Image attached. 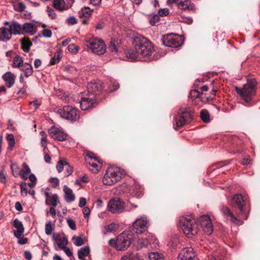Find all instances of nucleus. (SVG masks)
<instances>
[{"label":"nucleus","instance_id":"f257e3e1","mask_svg":"<svg viewBox=\"0 0 260 260\" xmlns=\"http://www.w3.org/2000/svg\"><path fill=\"white\" fill-rule=\"evenodd\" d=\"M245 199L241 194H235L231 199L233 211L226 206L220 207V210L224 218L232 223L240 225L242 223V219H246L247 216L244 209Z\"/></svg>","mask_w":260,"mask_h":260},{"label":"nucleus","instance_id":"f03ea898","mask_svg":"<svg viewBox=\"0 0 260 260\" xmlns=\"http://www.w3.org/2000/svg\"><path fill=\"white\" fill-rule=\"evenodd\" d=\"M179 225L184 234L189 238H191L198 233V225L191 216H181L179 219Z\"/></svg>","mask_w":260,"mask_h":260},{"label":"nucleus","instance_id":"7ed1b4c3","mask_svg":"<svg viewBox=\"0 0 260 260\" xmlns=\"http://www.w3.org/2000/svg\"><path fill=\"white\" fill-rule=\"evenodd\" d=\"M126 174L125 171L118 167H109L105 174L103 182L107 185H112L119 181Z\"/></svg>","mask_w":260,"mask_h":260},{"label":"nucleus","instance_id":"20e7f679","mask_svg":"<svg viewBox=\"0 0 260 260\" xmlns=\"http://www.w3.org/2000/svg\"><path fill=\"white\" fill-rule=\"evenodd\" d=\"M134 44L138 53L143 58L151 55L154 51L151 43L146 38L140 36L134 40Z\"/></svg>","mask_w":260,"mask_h":260},{"label":"nucleus","instance_id":"39448f33","mask_svg":"<svg viewBox=\"0 0 260 260\" xmlns=\"http://www.w3.org/2000/svg\"><path fill=\"white\" fill-rule=\"evenodd\" d=\"M256 85V82L255 79H248L247 83L243 86L242 89L236 87L235 89L245 101L248 103L251 101L252 96L255 94Z\"/></svg>","mask_w":260,"mask_h":260},{"label":"nucleus","instance_id":"423d86ee","mask_svg":"<svg viewBox=\"0 0 260 260\" xmlns=\"http://www.w3.org/2000/svg\"><path fill=\"white\" fill-rule=\"evenodd\" d=\"M134 234L131 231H124L117 237L116 249L124 250L131 244L133 240Z\"/></svg>","mask_w":260,"mask_h":260},{"label":"nucleus","instance_id":"0eeeda50","mask_svg":"<svg viewBox=\"0 0 260 260\" xmlns=\"http://www.w3.org/2000/svg\"><path fill=\"white\" fill-rule=\"evenodd\" d=\"M57 113L62 118L72 121H76L80 117L79 111L77 109L70 106H66L62 109H58Z\"/></svg>","mask_w":260,"mask_h":260},{"label":"nucleus","instance_id":"6e6552de","mask_svg":"<svg viewBox=\"0 0 260 260\" xmlns=\"http://www.w3.org/2000/svg\"><path fill=\"white\" fill-rule=\"evenodd\" d=\"M86 46L98 55H102L106 52V45L104 42L98 39L92 38L86 41Z\"/></svg>","mask_w":260,"mask_h":260},{"label":"nucleus","instance_id":"1a4fd4ad","mask_svg":"<svg viewBox=\"0 0 260 260\" xmlns=\"http://www.w3.org/2000/svg\"><path fill=\"white\" fill-rule=\"evenodd\" d=\"M162 42L163 45L166 46L176 48L180 47L183 43L180 37L173 34L165 36L162 39Z\"/></svg>","mask_w":260,"mask_h":260},{"label":"nucleus","instance_id":"9d476101","mask_svg":"<svg viewBox=\"0 0 260 260\" xmlns=\"http://www.w3.org/2000/svg\"><path fill=\"white\" fill-rule=\"evenodd\" d=\"M191 119V115L187 110L180 109L176 115L173 125L175 129L182 127Z\"/></svg>","mask_w":260,"mask_h":260},{"label":"nucleus","instance_id":"9b49d317","mask_svg":"<svg viewBox=\"0 0 260 260\" xmlns=\"http://www.w3.org/2000/svg\"><path fill=\"white\" fill-rule=\"evenodd\" d=\"M96 99L95 94L92 93H82L79 104L82 110H87L93 107L96 103Z\"/></svg>","mask_w":260,"mask_h":260},{"label":"nucleus","instance_id":"f8f14e48","mask_svg":"<svg viewBox=\"0 0 260 260\" xmlns=\"http://www.w3.org/2000/svg\"><path fill=\"white\" fill-rule=\"evenodd\" d=\"M149 221L147 217L142 216L137 218L133 224V230L137 234H141L147 230Z\"/></svg>","mask_w":260,"mask_h":260},{"label":"nucleus","instance_id":"ddd939ff","mask_svg":"<svg viewBox=\"0 0 260 260\" xmlns=\"http://www.w3.org/2000/svg\"><path fill=\"white\" fill-rule=\"evenodd\" d=\"M124 203L119 198L111 199L108 204V210L113 213H120L123 211Z\"/></svg>","mask_w":260,"mask_h":260},{"label":"nucleus","instance_id":"4468645a","mask_svg":"<svg viewBox=\"0 0 260 260\" xmlns=\"http://www.w3.org/2000/svg\"><path fill=\"white\" fill-rule=\"evenodd\" d=\"M199 222L204 233L210 235L213 232V225L208 215H203L199 219Z\"/></svg>","mask_w":260,"mask_h":260},{"label":"nucleus","instance_id":"2eb2a0df","mask_svg":"<svg viewBox=\"0 0 260 260\" xmlns=\"http://www.w3.org/2000/svg\"><path fill=\"white\" fill-rule=\"evenodd\" d=\"M178 260H197L193 249L191 247L183 248L178 254Z\"/></svg>","mask_w":260,"mask_h":260},{"label":"nucleus","instance_id":"dca6fc26","mask_svg":"<svg viewBox=\"0 0 260 260\" xmlns=\"http://www.w3.org/2000/svg\"><path fill=\"white\" fill-rule=\"evenodd\" d=\"M197 81L194 84L195 89L191 90L190 92V98L193 100H196L195 103L197 102V101H202V93L204 91H207L208 90V87L207 85L200 86L199 85H197Z\"/></svg>","mask_w":260,"mask_h":260},{"label":"nucleus","instance_id":"f3484780","mask_svg":"<svg viewBox=\"0 0 260 260\" xmlns=\"http://www.w3.org/2000/svg\"><path fill=\"white\" fill-rule=\"evenodd\" d=\"M48 133L51 137L59 141L66 140L67 137L62 129L55 126H52L49 129Z\"/></svg>","mask_w":260,"mask_h":260},{"label":"nucleus","instance_id":"a211bd4d","mask_svg":"<svg viewBox=\"0 0 260 260\" xmlns=\"http://www.w3.org/2000/svg\"><path fill=\"white\" fill-rule=\"evenodd\" d=\"M44 195L46 198L45 203L47 205H51L54 207L57 206L59 200L56 194H52L49 188H46Z\"/></svg>","mask_w":260,"mask_h":260},{"label":"nucleus","instance_id":"6ab92c4d","mask_svg":"<svg viewBox=\"0 0 260 260\" xmlns=\"http://www.w3.org/2000/svg\"><path fill=\"white\" fill-rule=\"evenodd\" d=\"M52 239L60 249L64 248L68 243V239L60 233L54 234L52 236Z\"/></svg>","mask_w":260,"mask_h":260},{"label":"nucleus","instance_id":"aec40b11","mask_svg":"<svg viewBox=\"0 0 260 260\" xmlns=\"http://www.w3.org/2000/svg\"><path fill=\"white\" fill-rule=\"evenodd\" d=\"M104 86L100 82H91L87 85L88 92L87 93H92L95 94V98L98 94V92L102 91Z\"/></svg>","mask_w":260,"mask_h":260},{"label":"nucleus","instance_id":"412c9836","mask_svg":"<svg viewBox=\"0 0 260 260\" xmlns=\"http://www.w3.org/2000/svg\"><path fill=\"white\" fill-rule=\"evenodd\" d=\"M13 226L17 229L14 231V234L16 237H19L23 235L24 228L21 221L15 219L13 221Z\"/></svg>","mask_w":260,"mask_h":260},{"label":"nucleus","instance_id":"4be33fe9","mask_svg":"<svg viewBox=\"0 0 260 260\" xmlns=\"http://www.w3.org/2000/svg\"><path fill=\"white\" fill-rule=\"evenodd\" d=\"M3 79L6 85L9 88L11 87L15 83V76L10 72H8L3 75Z\"/></svg>","mask_w":260,"mask_h":260},{"label":"nucleus","instance_id":"5701e85b","mask_svg":"<svg viewBox=\"0 0 260 260\" xmlns=\"http://www.w3.org/2000/svg\"><path fill=\"white\" fill-rule=\"evenodd\" d=\"M9 30L12 35H21L22 26L19 23L14 21L10 23L9 25Z\"/></svg>","mask_w":260,"mask_h":260},{"label":"nucleus","instance_id":"b1692460","mask_svg":"<svg viewBox=\"0 0 260 260\" xmlns=\"http://www.w3.org/2000/svg\"><path fill=\"white\" fill-rule=\"evenodd\" d=\"M12 37V34L9 29L2 27L0 28V40L6 42L9 40Z\"/></svg>","mask_w":260,"mask_h":260},{"label":"nucleus","instance_id":"393cba45","mask_svg":"<svg viewBox=\"0 0 260 260\" xmlns=\"http://www.w3.org/2000/svg\"><path fill=\"white\" fill-rule=\"evenodd\" d=\"M63 191L64 192V199L67 202H72L75 200V195L72 190L67 185H64Z\"/></svg>","mask_w":260,"mask_h":260},{"label":"nucleus","instance_id":"a878e982","mask_svg":"<svg viewBox=\"0 0 260 260\" xmlns=\"http://www.w3.org/2000/svg\"><path fill=\"white\" fill-rule=\"evenodd\" d=\"M126 56L131 61L141 60L143 57L136 51V49L129 50L126 53Z\"/></svg>","mask_w":260,"mask_h":260},{"label":"nucleus","instance_id":"bb28decb","mask_svg":"<svg viewBox=\"0 0 260 260\" xmlns=\"http://www.w3.org/2000/svg\"><path fill=\"white\" fill-rule=\"evenodd\" d=\"M22 29L30 35H33L36 32V27L31 23H24L22 26Z\"/></svg>","mask_w":260,"mask_h":260},{"label":"nucleus","instance_id":"cd10ccee","mask_svg":"<svg viewBox=\"0 0 260 260\" xmlns=\"http://www.w3.org/2000/svg\"><path fill=\"white\" fill-rule=\"evenodd\" d=\"M22 167L23 169L20 171L19 175L23 179L26 180L28 178V175L30 173L31 171L28 166L25 162L23 163Z\"/></svg>","mask_w":260,"mask_h":260},{"label":"nucleus","instance_id":"c85d7f7f","mask_svg":"<svg viewBox=\"0 0 260 260\" xmlns=\"http://www.w3.org/2000/svg\"><path fill=\"white\" fill-rule=\"evenodd\" d=\"M21 70L24 74L26 77H28L33 73V69L30 63H25L22 66Z\"/></svg>","mask_w":260,"mask_h":260},{"label":"nucleus","instance_id":"c756f323","mask_svg":"<svg viewBox=\"0 0 260 260\" xmlns=\"http://www.w3.org/2000/svg\"><path fill=\"white\" fill-rule=\"evenodd\" d=\"M119 228V225L115 223H112L105 226L103 232L104 235L116 231Z\"/></svg>","mask_w":260,"mask_h":260},{"label":"nucleus","instance_id":"7c9ffc66","mask_svg":"<svg viewBox=\"0 0 260 260\" xmlns=\"http://www.w3.org/2000/svg\"><path fill=\"white\" fill-rule=\"evenodd\" d=\"M92 12V10H91L89 7H84L79 12V15L80 17L89 18L91 16Z\"/></svg>","mask_w":260,"mask_h":260},{"label":"nucleus","instance_id":"2f4dec72","mask_svg":"<svg viewBox=\"0 0 260 260\" xmlns=\"http://www.w3.org/2000/svg\"><path fill=\"white\" fill-rule=\"evenodd\" d=\"M88 164L89 165V169L94 173L98 172L101 167V161L99 163L94 160L88 161Z\"/></svg>","mask_w":260,"mask_h":260},{"label":"nucleus","instance_id":"473e14b6","mask_svg":"<svg viewBox=\"0 0 260 260\" xmlns=\"http://www.w3.org/2000/svg\"><path fill=\"white\" fill-rule=\"evenodd\" d=\"M178 7L183 10H190L192 9L191 2L189 0H180L178 3Z\"/></svg>","mask_w":260,"mask_h":260},{"label":"nucleus","instance_id":"72a5a7b5","mask_svg":"<svg viewBox=\"0 0 260 260\" xmlns=\"http://www.w3.org/2000/svg\"><path fill=\"white\" fill-rule=\"evenodd\" d=\"M90 253V249L88 246H85L81 248L78 252V256L79 259L83 260L84 256L88 255Z\"/></svg>","mask_w":260,"mask_h":260},{"label":"nucleus","instance_id":"f704fd0d","mask_svg":"<svg viewBox=\"0 0 260 260\" xmlns=\"http://www.w3.org/2000/svg\"><path fill=\"white\" fill-rule=\"evenodd\" d=\"M23 64V59L20 56H17L14 58L13 61V67L19 68L22 67Z\"/></svg>","mask_w":260,"mask_h":260},{"label":"nucleus","instance_id":"c9c22d12","mask_svg":"<svg viewBox=\"0 0 260 260\" xmlns=\"http://www.w3.org/2000/svg\"><path fill=\"white\" fill-rule=\"evenodd\" d=\"M150 260H163L162 255L157 252H152L149 254Z\"/></svg>","mask_w":260,"mask_h":260},{"label":"nucleus","instance_id":"e433bc0d","mask_svg":"<svg viewBox=\"0 0 260 260\" xmlns=\"http://www.w3.org/2000/svg\"><path fill=\"white\" fill-rule=\"evenodd\" d=\"M201 118L205 122L210 121V115L207 110H202L200 112Z\"/></svg>","mask_w":260,"mask_h":260},{"label":"nucleus","instance_id":"4c0bfd02","mask_svg":"<svg viewBox=\"0 0 260 260\" xmlns=\"http://www.w3.org/2000/svg\"><path fill=\"white\" fill-rule=\"evenodd\" d=\"M11 169L12 172V174L14 176L17 177L20 172V169L19 168L16 162H12L11 164Z\"/></svg>","mask_w":260,"mask_h":260},{"label":"nucleus","instance_id":"58836bf2","mask_svg":"<svg viewBox=\"0 0 260 260\" xmlns=\"http://www.w3.org/2000/svg\"><path fill=\"white\" fill-rule=\"evenodd\" d=\"M118 42L115 40H112L110 41L109 49L111 52L114 53H117L118 49L117 48Z\"/></svg>","mask_w":260,"mask_h":260},{"label":"nucleus","instance_id":"ea45409f","mask_svg":"<svg viewBox=\"0 0 260 260\" xmlns=\"http://www.w3.org/2000/svg\"><path fill=\"white\" fill-rule=\"evenodd\" d=\"M68 162L65 159H61L58 161L56 169L59 173L61 172L64 168L67 166Z\"/></svg>","mask_w":260,"mask_h":260},{"label":"nucleus","instance_id":"a19ab883","mask_svg":"<svg viewBox=\"0 0 260 260\" xmlns=\"http://www.w3.org/2000/svg\"><path fill=\"white\" fill-rule=\"evenodd\" d=\"M31 43L27 39H23L22 41V49L25 51L28 52L29 50L30 46L31 45Z\"/></svg>","mask_w":260,"mask_h":260},{"label":"nucleus","instance_id":"79ce46f5","mask_svg":"<svg viewBox=\"0 0 260 260\" xmlns=\"http://www.w3.org/2000/svg\"><path fill=\"white\" fill-rule=\"evenodd\" d=\"M62 1H63V0H54L53 2V6L54 8L59 10H64L68 9L69 8L68 7H61Z\"/></svg>","mask_w":260,"mask_h":260},{"label":"nucleus","instance_id":"37998d69","mask_svg":"<svg viewBox=\"0 0 260 260\" xmlns=\"http://www.w3.org/2000/svg\"><path fill=\"white\" fill-rule=\"evenodd\" d=\"M215 95V90H212L211 95L209 96H207L205 95V94L204 93H202V96H201L202 102L203 103H205L209 101L210 100H212Z\"/></svg>","mask_w":260,"mask_h":260},{"label":"nucleus","instance_id":"c03bdc74","mask_svg":"<svg viewBox=\"0 0 260 260\" xmlns=\"http://www.w3.org/2000/svg\"><path fill=\"white\" fill-rule=\"evenodd\" d=\"M61 58V54L59 52H56L53 57L51 59L50 63L51 64H55L59 61Z\"/></svg>","mask_w":260,"mask_h":260},{"label":"nucleus","instance_id":"a18cd8bd","mask_svg":"<svg viewBox=\"0 0 260 260\" xmlns=\"http://www.w3.org/2000/svg\"><path fill=\"white\" fill-rule=\"evenodd\" d=\"M7 140L8 142L9 148L10 149H12L15 144L14 136L12 134L8 135L7 137Z\"/></svg>","mask_w":260,"mask_h":260},{"label":"nucleus","instance_id":"49530a36","mask_svg":"<svg viewBox=\"0 0 260 260\" xmlns=\"http://www.w3.org/2000/svg\"><path fill=\"white\" fill-rule=\"evenodd\" d=\"M160 19V16L158 14H154L152 16H149V21L152 25H154Z\"/></svg>","mask_w":260,"mask_h":260},{"label":"nucleus","instance_id":"de8ad7c7","mask_svg":"<svg viewBox=\"0 0 260 260\" xmlns=\"http://www.w3.org/2000/svg\"><path fill=\"white\" fill-rule=\"evenodd\" d=\"M121 260H140L137 256V254H128L125 255L121 258Z\"/></svg>","mask_w":260,"mask_h":260},{"label":"nucleus","instance_id":"09e8293b","mask_svg":"<svg viewBox=\"0 0 260 260\" xmlns=\"http://www.w3.org/2000/svg\"><path fill=\"white\" fill-rule=\"evenodd\" d=\"M86 156L89 159L88 161L94 160L100 163V159L98 157H96L93 153L91 152H87L86 153Z\"/></svg>","mask_w":260,"mask_h":260},{"label":"nucleus","instance_id":"8fccbe9b","mask_svg":"<svg viewBox=\"0 0 260 260\" xmlns=\"http://www.w3.org/2000/svg\"><path fill=\"white\" fill-rule=\"evenodd\" d=\"M53 230V228H52L51 223V221H49L46 223L45 224V233L47 235H50L52 231Z\"/></svg>","mask_w":260,"mask_h":260},{"label":"nucleus","instance_id":"3c124183","mask_svg":"<svg viewBox=\"0 0 260 260\" xmlns=\"http://www.w3.org/2000/svg\"><path fill=\"white\" fill-rule=\"evenodd\" d=\"M72 240L76 246H80L83 244V239L81 237L74 236Z\"/></svg>","mask_w":260,"mask_h":260},{"label":"nucleus","instance_id":"603ef678","mask_svg":"<svg viewBox=\"0 0 260 260\" xmlns=\"http://www.w3.org/2000/svg\"><path fill=\"white\" fill-rule=\"evenodd\" d=\"M28 178L31 181V183L28 184L29 186L31 188L34 187L37 182V178L36 177L35 175L33 174H30L28 177Z\"/></svg>","mask_w":260,"mask_h":260},{"label":"nucleus","instance_id":"864d4df0","mask_svg":"<svg viewBox=\"0 0 260 260\" xmlns=\"http://www.w3.org/2000/svg\"><path fill=\"white\" fill-rule=\"evenodd\" d=\"M66 171L64 172V176L68 177L71 175L73 172V167L69 165L68 164L66 167H65Z\"/></svg>","mask_w":260,"mask_h":260},{"label":"nucleus","instance_id":"5fc2aeb1","mask_svg":"<svg viewBox=\"0 0 260 260\" xmlns=\"http://www.w3.org/2000/svg\"><path fill=\"white\" fill-rule=\"evenodd\" d=\"M138 244L141 247H147L149 244V242L147 239L142 238L139 240Z\"/></svg>","mask_w":260,"mask_h":260},{"label":"nucleus","instance_id":"6e6d98bb","mask_svg":"<svg viewBox=\"0 0 260 260\" xmlns=\"http://www.w3.org/2000/svg\"><path fill=\"white\" fill-rule=\"evenodd\" d=\"M77 19L74 16H70L66 19V22L69 25H74L77 23Z\"/></svg>","mask_w":260,"mask_h":260},{"label":"nucleus","instance_id":"4d7b16f0","mask_svg":"<svg viewBox=\"0 0 260 260\" xmlns=\"http://www.w3.org/2000/svg\"><path fill=\"white\" fill-rule=\"evenodd\" d=\"M158 13L159 16H166L169 14V10L168 8L160 9L158 10Z\"/></svg>","mask_w":260,"mask_h":260},{"label":"nucleus","instance_id":"13d9d810","mask_svg":"<svg viewBox=\"0 0 260 260\" xmlns=\"http://www.w3.org/2000/svg\"><path fill=\"white\" fill-rule=\"evenodd\" d=\"M49 181L52 184V186L54 188L59 185V180L57 178H51Z\"/></svg>","mask_w":260,"mask_h":260},{"label":"nucleus","instance_id":"bf43d9fd","mask_svg":"<svg viewBox=\"0 0 260 260\" xmlns=\"http://www.w3.org/2000/svg\"><path fill=\"white\" fill-rule=\"evenodd\" d=\"M42 35L44 37L50 38L52 36V31L48 29H44L42 30Z\"/></svg>","mask_w":260,"mask_h":260},{"label":"nucleus","instance_id":"052dcab7","mask_svg":"<svg viewBox=\"0 0 260 260\" xmlns=\"http://www.w3.org/2000/svg\"><path fill=\"white\" fill-rule=\"evenodd\" d=\"M18 240V243L20 245H24L27 243L28 240L26 238H24L22 236H20L19 237H16Z\"/></svg>","mask_w":260,"mask_h":260},{"label":"nucleus","instance_id":"680f3d73","mask_svg":"<svg viewBox=\"0 0 260 260\" xmlns=\"http://www.w3.org/2000/svg\"><path fill=\"white\" fill-rule=\"evenodd\" d=\"M67 223L68 224L69 226L73 230L76 229V224L75 221L71 219H68L67 220Z\"/></svg>","mask_w":260,"mask_h":260},{"label":"nucleus","instance_id":"e2e57ef3","mask_svg":"<svg viewBox=\"0 0 260 260\" xmlns=\"http://www.w3.org/2000/svg\"><path fill=\"white\" fill-rule=\"evenodd\" d=\"M83 213L85 218H88L90 214L89 208L88 207H84L83 209Z\"/></svg>","mask_w":260,"mask_h":260},{"label":"nucleus","instance_id":"0e129e2a","mask_svg":"<svg viewBox=\"0 0 260 260\" xmlns=\"http://www.w3.org/2000/svg\"><path fill=\"white\" fill-rule=\"evenodd\" d=\"M47 11L48 12V16L52 19H55L56 18V14L53 9H50L49 7H47Z\"/></svg>","mask_w":260,"mask_h":260},{"label":"nucleus","instance_id":"69168bd1","mask_svg":"<svg viewBox=\"0 0 260 260\" xmlns=\"http://www.w3.org/2000/svg\"><path fill=\"white\" fill-rule=\"evenodd\" d=\"M6 180V173L4 171H1L0 172V182L5 183Z\"/></svg>","mask_w":260,"mask_h":260},{"label":"nucleus","instance_id":"338daca9","mask_svg":"<svg viewBox=\"0 0 260 260\" xmlns=\"http://www.w3.org/2000/svg\"><path fill=\"white\" fill-rule=\"evenodd\" d=\"M86 204V200L85 198L82 197L80 199L79 206L81 208L84 207Z\"/></svg>","mask_w":260,"mask_h":260},{"label":"nucleus","instance_id":"774afa93","mask_svg":"<svg viewBox=\"0 0 260 260\" xmlns=\"http://www.w3.org/2000/svg\"><path fill=\"white\" fill-rule=\"evenodd\" d=\"M24 257L27 260H31L32 258V254L30 252L28 251H24Z\"/></svg>","mask_w":260,"mask_h":260}]
</instances>
